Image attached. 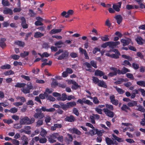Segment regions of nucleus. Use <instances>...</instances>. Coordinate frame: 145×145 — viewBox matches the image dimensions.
<instances>
[{
    "mask_svg": "<svg viewBox=\"0 0 145 145\" xmlns=\"http://www.w3.org/2000/svg\"><path fill=\"white\" fill-rule=\"evenodd\" d=\"M59 105L56 104L54 105L53 107L57 108H61L65 111H66L68 109L75 106L76 105V102L74 101L67 102L66 104H64L63 102H59Z\"/></svg>",
    "mask_w": 145,
    "mask_h": 145,
    "instance_id": "1",
    "label": "nucleus"
},
{
    "mask_svg": "<svg viewBox=\"0 0 145 145\" xmlns=\"http://www.w3.org/2000/svg\"><path fill=\"white\" fill-rule=\"evenodd\" d=\"M105 106L106 108L103 109V111L105 114L109 117L113 118L114 116V112L111 111L114 110L113 106L112 105L106 104Z\"/></svg>",
    "mask_w": 145,
    "mask_h": 145,
    "instance_id": "2",
    "label": "nucleus"
},
{
    "mask_svg": "<svg viewBox=\"0 0 145 145\" xmlns=\"http://www.w3.org/2000/svg\"><path fill=\"white\" fill-rule=\"evenodd\" d=\"M62 53H63L59 56L57 58L58 60H61L65 59L67 58L69 56V53L68 51L65 50L63 52V50L62 49H59L58 51L54 55L56 56Z\"/></svg>",
    "mask_w": 145,
    "mask_h": 145,
    "instance_id": "3",
    "label": "nucleus"
},
{
    "mask_svg": "<svg viewBox=\"0 0 145 145\" xmlns=\"http://www.w3.org/2000/svg\"><path fill=\"white\" fill-rule=\"evenodd\" d=\"M35 120V119L33 118H32L30 119L28 117L25 116L20 119V123H21V124L22 125H29L33 123Z\"/></svg>",
    "mask_w": 145,
    "mask_h": 145,
    "instance_id": "4",
    "label": "nucleus"
},
{
    "mask_svg": "<svg viewBox=\"0 0 145 145\" xmlns=\"http://www.w3.org/2000/svg\"><path fill=\"white\" fill-rule=\"evenodd\" d=\"M35 111L36 112L33 115L34 118L41 119L45 117L44 114L40 110V108H36Z\"/></svg>",
    "mask_w": 145,
    "mask_h": 145,
    "instance_id": "5",
    "label": "nucleus"
},
{
    "mask_svg": "<svg viewBox=\"0 0 145 145\" xmlns=\"http://www.w3.org/2000/svg\"><path fill=\"white\" fill-rule=\"evenodd\" d=\"M58 136V133H54L47 137L48 141L50 143H53L56 142V141L55 139Z\"/></svg>",
    "mask_w": 145,
    "mask_h": 145,
    "instance_id": "6",
    "label": "nucleus"
},
{
    "mask_svg": "<svg viewBox=\"0 0 145 145\" xmlns=\"http://www.w3.org/2000/svg\"><path fill=\"white\" fill-rule=\"evenodd\" d=\"M90 64L88 62H86L84 64L88 68H91V66L95 68H97V63L94 61L91 60L90 62Z\"/></svg>",
    "mask_w": 145,
    "mask_h": 145,
    "instance_id": "7",
    "label": "nucleus"
},
{
    "mask_svg": "<svg viewBox=\"0 0 145 145\" xmlns=\"http://www.w3.org/2000/svg\"><path fill=\"white\" fill-rule=\"evenodd\" d=\"M21 22V25L23 29H26L28 28V25L26 23L25 18L24 16H22L20 18Z\"/></svg>",
    "mask_w": 145,
    "mask_h": 145,
    "instance_id": "8",
    "label": "nucleus"
},
{
    "mask_svg": "<svg viewBox=\"0 0 145 145\" xmlns=\"http://www.w3.org/2000/svg\"><path fill=\"white\" fill-rule=\"evenodd\" d=\"M108 46L109 47L112 48H114L116 46L119 45L120 42L119 41H109L108 42Z\"/></svg>",
    "mask_w": 145,
    "mask_h": 145,
    "instance_id": "9",
    "label": "nucleus"
},
{
    "mask_svg": "<svg viewBox=\"0 0 145 145\" xmlns=\"http://www.w3.org/2000/svg\"><path fill=\"white\" fill-rule=\"evenodd\" d=\"M110 99L111 102L114 105L117 106L119 103L118 101L115 99V97L114 95H112L110 97Z\"/></svg>",
    "mask_w": 145,
    "mask_h": 145,
    "instance_id": "10",
    "label": "nucleus"
},
{
    "mask_svg": "<svg viewBox=\"0 0 145 145\" xmlns=\"http://www.w3.org/2000/svg\"><path fill=\"white\" fill-rule=\"evenodd\" d=\"M131 41V39L129 38L127 39H122L121 40V42L123 43L122 45L123 46L128 45Z\"/></svg>",
    "mask_w": 145,
    "mask_h": 145,
    "instance_id": "11",
    "label": "nucleus"
},
{
    "mask_svg": "<svg viewBox=\"0 0 145 145\" xmlns=\"http://www.w3.org/2000/svg\"><path fill=\"white\" fill-rule=\"evenodd\" d=\"M3 13L5 14H9L12 15L13 14L12 10L10 8L8 7H5L3 10Z\"/></svg>",
    "mask_w": 145,
    "mask_h": 145,
    "instance_id": "12",
    "label": "nucleus"
},
{
    "mask_svg": "<svg viewBox=\"0 0 145 145\" xmlns=\"http://www.w3.org/2000/svg\"><path fill=\"white\" fill-rule=\"evenodd\" d=\"M121 2H119L117 5H113L112 6L113 8L117 12H119L120 10V8H121Z\"/></svg>",
    "mask_w": 145,
    "mask_h": 145,
    "instance_id": "13",
    "label": "nucleus"
},
{
    "mask_svg": "<svg viewBox=\"0 0 145 145\" xmlns=\"http://www.w3.org/2000/svg\"><path fill=\"white\" fill-rule=\"evenodd\" d=\"M114 18L116 20L117 23L118 24H120L122 22L123 20V17L121 15H117L115 16Z\"/></svg>",
    "mask_w": 145,
    "mask_h": 145,
    "instance_id": "14",
    "label": "nucleus"
},
{
    "mask_svg": "<svg viewBox=\"0 0 145 145\" xmlns=\"http://www.w3.org/2000/svg\"><path fill=\"white\" fill-rule=\"evenodd\" d=\"M75 120L74 117L72 115H70L69 116H68L65 118V120L68 122H73Z\"/></svg>",
    "mask_w": 145,
    "mask_h": 145,
    "instance_id": "15",
    "label": "nucleus"
},
{
    "mask_svg": "<svg viewBox=\"0 0 145 145\" xmlns=\"http://www.w3.org/2000/svg\"><path fill=\"white\" fill-rule=\"evenodd\" d=\"M79 50L82 54H84L85 56V58L86 59H89V57L86 50L84 49L81 48H80Z\"/></svg>",
    "mask_w": 145,
    "mask_h": 145,
    "instance_id": "16",
    "label": "nucleus"
},
{
    "mask_svg": "<svg viewBox=\"0 0 145 145\" xmlns=\"http://www.w3.org/2000/svg\"><path fill=\"white\" fill-rule=\"evenodd\" d=\"M98 86L100 87L106 88L107 87L106 83L103 80H100L98 84Z\"/></svg>",
    "mask_w": 145,
    "mask_h": 145,
    "instance_id": "17",
    "label": "nucleus"
},
{
    "mask_svg": "<svg viewBox=\"0 0 145 145\" xmlns=\"http://www.w3.org/2000/svg\"><path fill=\"white\" fill-rule=\"evenodd\" d=\"M105 74L104 72L99 70H97L95 72V75L98 76H101Z\"/></svg>",
    "mask_w": 145,
    "mask_h": 145,
    "instance_id": "18",
    "label": "nucleus"
},
{
    "mask_svg": "<svg viewBox=\"0 0 145 145\" xmlns=\"http://www.w3.org/2000/svg\"><path fill=\"white\" fill-rule=\"evenodd\" d=\"M93 129L91 130L89 132H86L85 134L88 135H90L91 136L96 135L95 132H96V129L94 128Z\"/></svg>",
    "mask_w": 145,
    "mask_h": 145,
    "instance_id": "19",
    "label": "nucleus"
},
{
    "mask_svg": "<svg viewBox=\"0 0 145 145\" xmlns=\"http://www.w3.org/2000/svg\"><path fill=\"white\" fill-rule=\"evenodd\" d=\"M6 39L4 38H2L0 40V46L2 48H3L6 46L5 41H6Z\"/></svg>",
    "mask_w": 145,
    "mask_h": 145,
    "instance_id": "20",
    "label": "nucleus"
},
{
    "mask_svg": "<svg viewBox=\"0 0 145 145\" xmlns=\"http://www.w3.org/2000/svg\"><path fill=\"white\" fill-rule=\"evenodd\" d=\"M71 130L72 133H75L79 135H80L82 134L81 132L76 128H73Z\"/></svg>",
    "mask_w": 145,
    "mask_h": 145,
    "instance_id": "21",
    "label": "nucleus"
},
{
    "mask_svg": "<svg viewBox=\"0 0 145 145\" xmlns=\"http://www.w3.org/2000/svg\"><path fill=\"white\" fill-rule=\"evenodd\" d=\"M62 29H53L50 32V34L52 35L57 33H59L61 31Z\"/></svg>",
    "mask_w": 145,
    "mask_h": 145,
    "instance_id": "22",
    "label": "nucleus"
},
{
    "mask_svg": "<svg viewBox=\"0 0 145 145\" xmlns=\"http://www.w3.org/2000/svg\"><path fill=\"white\" fill-rule=\"evenodd\" d=\"M14 44L20 46L24 47L25 45V43L20 40H17L14 42Z\"/></svg>",
    "mask_w": 145,
    "mask_h": 145,
    "instance_id": "23",
    "label": "nucleus"
},
{
    "mask_svg": "<svg viewBox=\"0 0 145 145\" xmlns=\"http://www.w3.org/2000/svg\"><path fill=\"white\" fill-rule=\"evenodd\" d=\"M44 35L43 33H41L40 32H36L35 33L34 36L35 38H39L43 36Z\"/></svg>",
    "mask_w": 145,
    "mask_h": 145,
    "instance_id": "24",
    "label": "nucleus"
},
{
    "mask_svg": "<svg viewBox=\"0 0 145 145\" xmlns=\"http://www.w3.org/2000/svg\"><path fill=\"white\" fill-rule=\"evenodd\" d=\"M72 84L73 85L72 86L71 88L72 89L75 90L77 89L78 88L80 87V86L78 85L77 83L75 81L74 82H72Z\"/></svg>",
    "mask_w": 145,
    "mask_h": 145,
    "instance_id": "25",
    "label": "nucleus"
},
{
    "mask_svg": "<svg viewBox=\"0 0 145 145\" xmlns=\"http://www.w3.org/2000/svg\"><path fill=\"white\" fill-rule=\"evenodd\" d=\"M52 79H53L51 84V87L53 88H55L58 85V83L56 80L54 79V78Z\"/></svg>",
    "mask_w": 145,
    "mask_h": 145,
    "instance_id": "26",
    "label": "nucleus"
},
{
    "mask_svg": "<svg viewBox=\"0 0 145 145\" xmlns=\"http://www.w3.org/2000/svg\"><path fill=\"white\" fill-rule=\"evenodd\" d=\"M105 141L108 145H111L113 144V140L107 137L105 138Z\"/></svg>",
    "mask_w": 145,
    "mask_h": 145,
    "instance_id": "27",
    "label": "nucleus"
},
{
    "mask_svg": "<svg viewBox=\"0 0 145 145\" xmlns=\"http://www.w3.org/2000/svg\"><path fill=\"white\" fill-rule=\"evenodd\" d=\"M112 136L115 140H117L118 142H121L123 141V139L117 137L114 134H112Z\"/></svg>",
    "mask_w": 145,
    "mask_h": 145,
    "instance_id": "28",
    "label": "nucleus"
},
{
    "mask_svg": "<svg viewBox=\"0 0 145 145\" xmlns=\"http://www.w3.org/2000/svg\"><path fill=\"white\" fill-rule=\"evenodd\" d=\"M118 92L120 94H122L125 92V91L121 88L117 87V86L114 87Z\"/></svg>",
    "mask_w": 145,
    "mask_h": 145,
    "instance_id": "29",
    "label": "nucleus"
},
{
    "mask_svg": "<svg viewBox=\"0 0 145 145\" xmlns=\"http://www.w3.org/2000/svg\"><path fill=\"white\" fill-rule=\"evenodd\" d=\"M137 102L136 101H133L132 102H129L127 105L129 107H133L137 105Z\"/></svg>",
    "mask_w": 145,
    "mask_h": 145,
    "instance_id": "30",
    "label": "nucleus"
},
{
    "mask_svg": "<svg viewBox=\"0 0 145 145\" xmlns=\"http://www.w3.org/2000/svg\"><path fill=\"white\" fill-rule=\"evenodd\" d=\"M26 84L24 83H17L15 85V87L16 88H23L26 86Z\"/></svg>",
    "mask_w": 145,
    "mask_h": 145,
    "instance_id": "31",
    "label": "nucleus"
},
{
    "mask_svg": "<svg viewBox=\"0 0 145 145\" xmlns=\"http://www.w3.org/2000/svg\"><path fill=\"white\" fill-rule=\"evenodd\" d=\"M142 40V39L141 37H138L136 39V41L137 44L139 45L143 44Z\"/></svg>",
    "mask_w": 145,
    "mask_h": 145,
    "instance_id": "32",
    "label": "nucleus"
},
{
    "mask_svg": "<svg viewBox=\"0 0 145 145\" xmlns=\"http://www.w3.org/2000/svg\"><path fill=\"white\" fill-rule=\"evenodd\" d=\"M74 12L72 10H69L67 12V14L65 16V17L68 18L69 16L72 15L74 13Z\"/></svg>",
    "mask_w": 145,
    "mask_h": 145,
    "instance_id": "33",
    "label": "nucleus"
},
{
    "mask_svg": "<svg viewBox=\"0 0 145 145\" xmlns=\"http://www.w3.org/2000/svg\"><path fill=\"white\" fill-rule=\"evenodd\" d=\"M29 15L30 17H34L36 15V14L32 9H29Z\"/></svg>",
    "mask_w": 145,
    "mask_h": 145,
    "instance_id": "34",
    "label": "nucleus"
},
{
    "mask_svg": "<svg viewBox=\"0 0 145 145\" xmlns=\"http://www.w3.org/2000/svg\"><path fill=\"white\" fill-rule=\"evenodd\" d=\"M121 54L119 52H118L117 54H112L111 58L117 59L119 58V56H120Z\"/></svg>",
    "mask_w": 145,
    "mask_h": 145,
    "instance_id": "35",
    "label": "nucleus"
},
{
    "mask_svg": "<svg viewBox=\"0 0 145 145\" xmlns=\"http://www.w3.org/2000/svg\"><path fill=\"white\" fill-rule=\"evenodd\" d=\"M2 3L4 7L8 6L10 5V4L8 0H2Z\"/></svg>",
    "mask_w": 145,
    "mask_h": 145,
    "instance_id": "36",
    "label": "nucleus"
},
{
    "mask_svg": "<svg viewBox=\"0 0 145 145\" xmlns=\"http://www.w3.org/2000/svg\"><path fill=\"white\" fill-rule=\"evenodd\" d=\"M43 120H42L39 119L36 122V126L39 127L43 124Z\"/></svg>",
    "mask_w": 145,
    "mask_h": 145,
    "instance_id": "37",
    "label": "nucleus"
},
{
    "mask_svg": "<svg viewBox=\"0 0 145 145\" xmlns=\"http://www.w3.org/2000/svg\"><path fill=\"white\" fill-rule=\"evenodd\" d=\"M21 139L22 141V142L24 141V142H28V138L26 137L25 135H22V137H21Z\"/></svg>",
    "mask_w": 145,
    "mask_h": 145,
    "instance_id": "38",
    "label": "nucleus"
},
{
    "mask_svg": "<svg viewBox=\"0 0 145 145\" xmlns=\"http://www.w3.org/2000/svg\"><path fill=\"white\" fill-rule=\"evenodd\" d=\"M72 112L75 115L78 116L79 115V112L78 110L76 108H73L72 109Z\"/></svg>",
    "mask_w": 145,
    "mask_h": 145,
    "instance_id": "39",
    "label": "nucleus"
},
{
    "mask_svg": "<svg viewBox=\"0 0 145 145\" xmlns=\"http://www.w3.org/2000/svg\"><path fill=\"white\" fill-rule=\"evenodd\" d=\"M108 37V35H106L104 36L101 37V38L103 41H108L109 40Z\"/></svg>",
    "mask_w": 145,
    "mask_h": 145,
    "instance_id": "40",
    "label": "nucleus"
},
{
    "mask_svg": "<svg viewBox=\"0 0 145 145\" xmlns=\"http://www.w3.org/2000/svg\"><path fill=\"white\" fill-rule=\"evenodd\" d=\"M92 78V80L93 83L95 84H97L98 85V84L100 80L97 77H96L93 76Z\"/></svg>",
    "mask_w": 145,
    "mask_h": 145,
    "instance_id": "41",
    "label": "nucleus"
},
{
    "mask_svg": "<svg viewBox=\"0 0 145 145\" xmlns=\"http://www.w3.org/2000/svg\"><path fill=\"white\" fill-rule=\"evenodd\" d=\"M137 84L141 86L145 87V82L143 81H140L137 82Z\"/></svg>",
    "mask_w": 145,
    "mask_h": 145,
    "instance_id": "42",
    "label": "nucleus"
},
{
    "mask_svg": "<svg viewBox=\"0 0 145 145\" xmlns=\"http://www.w3.org/2000/svg\"><path fill=\"white\" fill-rule=\"evenodd\" d=\"M11 66L9 64H7L1 66V68L2 69H9L11 68Z\"/></svg>",
    "mask_w": 145,
    "mask_h": 145,
    "instance_id": "43",
    "label": "nucleus"
},
{
    "mask_svg": "<svg viewBox=\"0 0 145 145\" xmlns=\"http://www.w3.org/2000/svg\"><path fill=\"white\" fill-rule=\"evenodd\" d=\"M47 133L45 129L42 128L40 132V135L42 137H45Z\"/></svg>",
    "mask_w": 145,
    "mask_h": 145,
    "instance_id": "44",
    "label": "nucleus"
},
{
    "mask_svg": "<svg viewBox=\"0 0 145 145\" xmlns=\"http://www.w3.org/2000/svg\"><path fill=\"white\" fill-rule=\"evenodd\" d=\"M132 67L135 70H137L139 68V65L135 63H132Z\"/></svg>",
    "mask_w": 145,
    "mask_h": 145,
    "instance_id": "45",
    "label": "nucleus"
},
{
    "mask_svg": "<svg viewBox=\"0 0 145 145\" xmlns=\"http://www.w3.org/2000/svg\"><path fill=\"white\" fill-rule=\"evenodd\" d=\"M29 54V52H28L24 51V53H21L20 54V56L24 58L27 56Z\"/></svg>",
    "mask_w": 145,
    "mask_h": 145,
    "instance_id": "46",
    "label": "nucleus"
},
{
    "mask_svg": "<svg viewBox=\"0 0 145 145\" xmlns=\"http://www.w3.org/2000/svg\"><path fill=\"white\" fill-rule=\"evenodd\" d=\"M122 74H123L127 72H130V70L124 67L122 69Z\"/></svg>",
    "mask_w": 145,
    "mask_h": 145,
    "instance_id": "47",
    "label": "nucleus"
},
{
    "mask_svg": "<svg viewBox=\"0 0 145 145\" xmlns=\"http://www.w3.org/2000/svg\"><path fill=\"white\" fill-rule=\"evenodd\" d=\"M126 75L127 78L130 79L131 80H134V77L132 74L127 73L126 74Z\"/></svg>",
    "mask_w": 145,
    "mask_h": 145,
    "instance_id": "48",
    "label": "nucleus"
},
{
    "mask_svg": "<svg viewBox=\"0 0 145 145\" xmlns=\"http://www.w3.org/2000/svg\"><path fill=\"white\" fill-rule=\"evenodd\" d=\"M61 101H64L67 99V96L65 93H63L62 94Z\"/></svg>",
    "mask_w": 145,
    "mask_h": 145,
    "instance_id": "49",
    "label": "nucleus"
},
{
    "mask_svg": "<svg viewBox=\"0 0 145 145\" xmlns=\"http://www.w3.org/2000/svg\"><path fill=\"white\" fill-rule=\"evenodd\" d=\"M14 74V72L12 70H9L4 72V74L6 76L9 75Z\"/></svg>",
    "mask_w": 145,
    "mask_h": 145,
    "instance_id": "50",
    "label": "nucleus"
},
{
    "mask_svg": "<svg viewBox=\"0 0 145 145\" xmlns=\"http://www.w3.org/2000/svg\"><path fill=\"white\" fill-rule=\"evenodd\" d=\"M63 43L62 42L61 40H60L59 41H57L54 43V45L56 46H57L58 48H61V46H58V45H60L63 44Z\"/></svg>",
    "mask_w": 145,
    "mask_h": 145,
    "instance_id": "51",
    "label": "nucleus"
},
{
    "mask_svg": "<svg viewBox=\"0 0 145 145\" xmlns=\"http://www.w3.org/2000/svg\"><path fill=\"white\" fill-rule=\"evenodd\" d=\"M12 142L14 145H19L20 144L19 141L16 139H12Z\"/></svg>",
    "mask_w": 145,
    "mask_h": 145,
    "instance_id": "52",
    "label": "nucleus"
},
{
    "mask_svg": "<svg viewBox=\"0 0 145 145\" xmlns=\"http://www.w3.org/2000/svg\"><path fill=\"white\" fill-rule=\"evenodd\" d=\"M137 110L142 112H145V109L142 106L139 105L138 106V108L137 109Z\"/></svg>",
    "mask_w": 145,
    "mask_h": 145,
    "instance_id": "53",
    "label": "nucleus"
},
{
    "mask_svg": "<svg viewBox=\"0 0 145 145\" xmlns=\"http://www.w3.org/2000/svg\"><path fill=\"white\" fill-rule=\"evenodd\" d=\"M22 91L24 93V94L29 93L30 92V91L28 90L26 88H24L23 87V88L21 89Z\"/></svg>",
    "mask_w": 145,
    "mask_h": 145,
    "instance_id": "54",
    "label": "nucleus"
},
{
    "mask_svg": "<svg viewBox=\"0 0 145 145\" xmlns=\"http://www.w3.org/2000/svg\"><path fill=\"white\" fill-rule=\"evenodd\" d=\"M22 124H21V123L15 124L14 125V127L17 129H19L21 128L22 127Z\"/></svg>",
    "mask_w": 145,
    "mask_h": 145,
    "instance_id": "55",
    "label": "nucleus"
},
{
    "mask_svg": "<svg viewBox=\"0 0 145 145\" xmlns=\"http://www.w3.org/2000/svg\"><path fill=\"white\" fill-rule=\"evenodd\" d=\"M11 58L14 60H18L20 58V56L16 54H14L11 56Z\"/></svg>",
    "mask_w": 145,
    "mask_h": 145,
    "instance_id": "56",
    "label": "nucleus"
},
{
    "mask_svg": "<svg viewBox=\"0 0 145 145\" xmlns=\"http://www.w3.org/2000/svg\"><path fill=\"white\" fill-rule=\"evenodd\" d=\"M70 56L72 58H75L78 56V54L77 53L75 52H72L70 54Z\"/></svg>",
    "mask_w": 145,
    "mask_h": 145,
    "instance_id": "57",
    "label": "nucleus"
},
{
    "mask_svg": "<svg viewBox=\"0 0 145 145\" xmlns=\"http://www.w3.org/2000/svg\"><path fill=\"white\" fill-rule=\"evenodd\" d=\"M122 65L125 66L126 65H127L130 66H131V64L128 61L126 60H125L123 62V63L122 64Z\"/></svg>",
    "mask_w": 145,
    "mask_h": 145,
    "instance_id": "58",
    "label": "nucleus"
},
{
    "mask_svg": "<svg viewBox=\"0 0 145 145\" xmlns=\"http://www.w3.org/2000/svg\"><path fill=\"white\" fill-rule=\"evenodd\" d=\"M42 47L43 48L48 49V48H50V46L48 43L44 42L43 44Z\"/></svg>",
    "mask_w": 145,
    "mask_h": 145,
    "instance_id": "59",
    "label": "nucleus"
},
{
    "mask_svg": "<svg viewBox=\"0 0 145 145\" xmlns=\"http://www.w3.org/2000/svg\"><path fill=\"white\" fill-rule=\"evenodd\" d=\"M96 134H97L99 136L101 137L103 135V133L101 130L99 131L98 129H96Z\"/></svg>",
    "mask_w": 145,
    "mask_h": 145,
    "instance_id": "60",
    "label": "nucleus"
},
{
    "mask_svg": "<svg viewBox=\"0 0 145 145\" xmlns=\"http://www.w3.org/2000/svg\"><path fill=\"white\" fill-rule=\"evenodd\" d=\"M56 138L60 142H62L63 141V137L62 136L59 135L58 133V136H57Z\"/></svg>",
    "mask_w": 145,
    "mask_h": 145,
    "instance_id": "61",
    "label": "nucleus"
},
{
    "mask_svg": "<svg viewBox=\"0 0 145 145\" xmlns=\"http://www.w3.org/2000/svg\"><path fill=\"white\" fill-rule=\"evenodd\" d=\"M50 56V54H48L47 52H44L42 55H40V56L41 58H43V57H48Z\"/></svg>",
    "mask_w": 145,
    "mask_h": 145,
    "instance_id": "62",
    "label": "nucleus"
},
{
    "mask_svg": "<svg viewBox=\"0 0 145 145\" xmlns=\"http://www.w3.org/2000/svg\"><path fill=\"white\" fill-rule=\"evenodd\" d=\"M51 118L50 116H48L45 118V121L46 123L50 122Z\"/></svg>",
    "mask_w": 145,
    "mask_h": 145,
    "instance_id": "63",
    "label": "nucleus"
},
{
    "mask_svg": "<svg viewBox=\"0 0 145 145\" xmlns=\"http://www.w3.org/2000/svg\"><path fill=\"white\" fill-rule=\"evenodd\" d=\"M127 106L125 104L123 105L122 107H121V109L123 110L126 112H127Z\"/></svg>",
    "mask_w": 145,
    "mask_h": 145,
    "instance_id": "64",
    "label": "nucleus"
}]
</instances>
